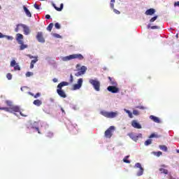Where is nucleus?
Masks as SVG:
<instances>
[{
  "label": "nucleus",
  "mask_w": 179,
  "mask_h": 179,
  "mask_svg": "<svg viewBox=\"0 0 179 179\" xmlns=\"http://www.w3.org/2000/svg\"><path fill=\"white\" fill-rule=\"evenodd\" d=\"M6 103L7 106H9V108H0V110H4L8 113H13V111L15 113H19L20 111V108L17 106H13L12 101H6Z\"/></svg>",
  "instance_id": "obj_1"
},
{
  "label": "nucleus",
  "mask_w": 179,
  "mask_h": 179,
  "mask_svg": "<svg viewBox=\"0 0 179 179\" xmlns=\"http://www.w3.org/2000/svg\"><path fill=\"white\" fill-rule=\"evenodd\" d=\"M69 85V83L63 81L57 85V93L60 97L66 99V93H65V91L63 90L62 87H64V86H68Z\"/></svg>",
  "instance_id": "obj_2"
},
{
  "label": "nucleus",
  "mask_w": 179,
  "mask_h": 179,
  "mask_svg": "<svg viewBox=\"0 0 179 179\" xmlns=\"http://www.w3.org/2000/svg\"><path fill=\"white\" fill-rule=\"evenodd\" d=\"M83 58V55L81 54H73L66 57H62L61 59L62 61L66 62V61H71V59H79L80 61H82Z\"/></svg>",
  "instance_id": "obj_3"
},
{
  "label": "nucleus",
  "mask_w": 179,
  "mask_h": 179,
  "mask_svg": "<svg viewBox=\"0 0 179 179\" xmlns=\"http://www.w3.org/2000/svg\"><path fill=\"white\" fill-rule=\"evenodd\" d=\"M100 114L106 118H115L118 117V111L108 112L106 110H101Z\"/></svg>",
  "instance_id": "obj_4"
},
{
  "label": "nucleus",
  "mask_w": 179,
  "mask_h": 179,
  "mask_svg": "<svg viewBox=\"0 0 179 179\" xmlns=\"http://www.w3.org/2000/svg\"><path fill=\"white\" fill-rule=\"evenodd\" d=\"M16 41H17L18 44H20V51H23L25 48H27V45H24L23 43V36L22 34H17L16 35Z\"/></svg>",
  "instance_id": "obj_5"
},
{
  "label": "nucleus",
  "mask_w": 179,
  "mask_h": 179,
  "mask_svg": "<svg viewBox=\"0 0 179 179\" xmlns=\"http://www.w3.org/2000/svg\"><path fill=\"white\" fill-rule=\"evenodd\" d=\"M89 82L90 85L93 86L94 89L96 92H100V81H99L97 79H95V80L90 79Z\"/></svg>",
  "instance_id": "obj_6"
},
{
  "label": "nucleus",
  "mask_w": 179,
  "mask_h": 179,
  "mask_svg": "<svg viewBox=\"0 0 179 179\" xmlns=\"http://www.w3.org/2000/svg\"><path fill=\"white\" fill-rule=\"evenodd\" d=\"M114 131H115V127L110 126L106 131L105 136L106 138H111L113 136V134H114Z\"/></svg>",
  "instance_id": "obj_7"
},
{
  "label": "nucleus",
  "mask_w": 179,
  "mask_h": 179,
  "mask_svg": "<svg viewBox=\"0 0 179 179\" xmlns=\"http://www.w3.org/2000/svg\"><path fill=\"white\" fill-rule=\"evenodd\" d=\"M129 138L132 139V141H134V142H136L139 138H142V134H134L131 133L128 134Z\"/></svg>",
  "instance_id": "obj_8"
},
{
  "label": "nucleus",
  "mask_w": 179,
  "mask_h": 179,
  "mask_svg": "<svg viewBox=\"0 0 179 179\" xmlns=\"http://www.w3.org/2000/svg\"><path fill=\"white\" fill-rule=\"evenodd\" d=\"M136 169H139V171L137 172L138 177H141L143 174V169L141 163H136L134 166Z\"/></svg>",
  "instance_id": "obj_9"
},
{
  "label": "nucleus",
  "mask_w": 179,
  "mask_h": 179,
  "mask_svg": "<svg viewBox=\"0 0 179 179\" xmlns=\"http://www.w3.org/2000/svg\"><path fill=\"white\" fill-rule=\"evenodd\" d=\"M82 85H83V79L80 78L78 80V83L73 85V90H79L82 87Z\"/></svg>",
  "instance_id": "obj_10"
},
{
  "label": "nucleus",
  "mask_w": 179,
  "mask_h": 179,
  "mask_svg": "<svg viewBox=\"0 0 179 179\" xmlns=\"http://www.w3.org/2000/svg\"><path fill=\"white\" fill-rule=\"evenodd\" d=\"M76 68L77 71H80L83 75H85V73H86V71H87V67L85 66H80V64H77Z\"/></svg>",
  "instance_id": "obj_11"
},
{
  "label": "nucleus",
  "mask_w": 179,
  "mask_h": 179,
  "mask_svg": "<svg viewBox=\"0 0 179 179\" xmlns=\"http://www.w3.org/2000/svg\"><path fill=\"white\" fill-rule=\"evenodd\" d=\"M36 38L39 43H45V39H44V36H43V32L41 31L38 32Z\"/></svg>",
  "instance_id": "obj_12"
},
{
  "label": "nucleus",
  "mask_w": 179,
  "mask_h": 179,
  "mask_svg": "<svg viewBox=\"0 0 179 179\" xmlns=\"http://www.w3.org/2000/svg\"><path fill=\"white\" fill-rule=\"evenodd\" d=\"M10 66L14 68V71H20V66L16 63L15 60H12L10 62Z\"/></svg>",
  "instance_id": "obj_13"
},
{
  "label": "nucleus",
  "mask_w": 179,
  "mask_h": 179,
  "mask_svg": "<svg viewBox=\"0 0 179 179\" xmlns=\"http://www.w3.org/2000/svg\"><path fill=\"white\" fill-rule=\"evenodd\" d=\"M108 90L110 92V93H118V92H120V89L115 86L108 87Z\"/></svg>",
  "instance_id": "obj_14"
},
{
  "label": "nucleus",
  "mask_w": 179,
  "mask_h": 179,
  "mask_svg": "<svg viewBox=\"0 0 179 179\" xmlns=\"http://www.w3.org/2000/svg\"><path fill=\"white\" fill-rule=\"evenodd\" d=\"M22 29L25 36H29V34H30V28L27 25L22 24Z\"/></svg>",
  "instance_id": "obj_15"
},
{
  "label": "nucleus",
  "mask_w": 179,
  "mask_h": 179,
  "mask_svg": "<svg viewBox=\"0 0 179 179\" xmlns=\"http://www.w3.org/2000/svg\"><path fill=\"white\" fill-rule=\"evenodd\" d=\"M131 125L134 128H136V129H142V125H141L136 120H133L131 122Z\"/></svg>",
  "instance_id": "obj_16"
},
{
  "label": "nucleus",
  "mask_w": 179,
  "mask_h": 179,
  "mask_svg": "<svg viewBox=\"0 0 179 179\" xmlns=\"http://www.w3.org/2000/svg\"><path fill=\"white\" fill-rule=\"evenodd\" d=\"M155 12H156V10H155V8H150L145 11V15L152 16V15H155Z\"/></svg>",
  "instance_id": "obj_17"
},
{
  "label": "nucleus",
  "mask_w": 179,
  "mask_h": 179,
  "mask_svg": "<svg viewBox=\"0 0 179 179\" xmlns=\"http://www.w3.org/2000/svg\"><path fill=\"white\" fill-rule=\"evenodd\" d=\"M150 119L154 121V122H157V124H160V119L156 116L150 115Z\"/></svg>",
  "instance_id": "obj_18"
},
{
  "label": "nucleus",
  "mask_w": 179,
  "mask_h": 179,
  "mask_svg": "<svg viewBox=\"0 0 179 179\" xmlns=\"http://www.w3.org/2000/svg\"><path fill=\"white\" fill-rule=\"evenodd\" d=\"M23 9L27 16H28V17H31V13H30V10H29V9L27 8L25 6H23Z\"/></svg>",
  "instance_id": "obj_19"
},
{
  "label": "nucleus",
  "mask_w": 179,
  "mask_h": 179,
  "mask_svg": "<svg viewBox=\"0 0 179 179\" xmlns=\"http://www.w3.org/2000/svg\"><path fill=\"white\" fill-rule=\"evenodd\" d=\"M52 6H54L55 9H56V10H57L58 12H61V10L64 9V3H61L60 8L55 6V4L54 3L52 4Z\"/></svg>",
  "instance_id": "obj_20"
},
{
  "label": "nucleus",
  "mask_w": 179,
  "mask_h": 179,
  "mask_svg": "<svg viewBox=\"0 0 179 179\" xmlns=\"http://www.w3.org/2000/svg\"><path fill=\"white\" fill-rule=\"evenodd\" d=\"M33 103L34 104V106H37L38 107H40V106H41V104H43V102L41 101H40L39 99H36V100L34 101Z\"/></svg>",
  "instance_id": "obj_21"
},
{
  "label": "nucleus",
  "mask_w": 179,
  "mask_h": 179,
  "mask_svg": "<svg viewBox=\"0 0 179 179\" xmlns=\"http://www.w3.org/2000/svg\"><path fill=\"white\" fill-rule=\"evenodd\" d=\"M152 155H154V156H157V157H160L162 155H163V152L159 151V152H152Z\"/></svg>",
  "instance_id": "obj_22"
},
{
  "label": "nucleus",
  "mask_w": 179,
  "mask_h": 179,
  "mask_svg": "<svg viewBox=\"0 0 179 179\" xmlns=\"http://www.w3.org/2000/svg\"><path fill=\"white\" fill-rule=\"evenodd\" d=\"M124 111H125V113H127V114H128L129 118H134V115H132V113H131L129 110L124 108Z\"/></svg>",
  "instance_id": "obj_23"
},
{
  "label": "nucleus",
  "mask_w": 179,
  "mask_h": 179,
  "mask_svg": "<svg viewBox=\"0 0 179 179\" xmlns=\"http://www.w3.org/2000/svg\"><path fill=\"white\" fill-rule=\"evenodd\" d=\"M52 27H54V24L50 23L46 29H47L48 31H51L52 30Z\"/></svg>",
  "instance_id": "obj_24"
},
{
  "label": "nucleus",
  "mask_w": 179,
  "mask_h": 179,
  "mask_svg": "<svg viewBox=\"0 0 179 179\" xmlns=\"http://www.w3.org/2000/svg\"><path fill=\"white\" fill-rule=\"evenodd\" d=\"M23 24H17L16 28L15 29V33H18L20 30V27H22Z\"/></svg>",
  "instance_id": "obj_25"
},
{
  "label": "nucleus",
  "mask_w": 179,
  "mask_h": 179,
  "mask_svg": "<svg viewBox=\"0 0 179 179\" xmlns=\"http://www.w3.org/2000/svg\"><path fill=\"white\" fill-rule=\"evenodd\" d=\"M108 79L110 80V85H112V86H115V87L117 86V83L115 81L113 80V78H111L110 77H108Z\"/></svg>",
  "instance_id": "obj_26"
},
{
  "label": "nucleus",
  "mask_w": 179,
  "mask_h": 179,
  "mask_svg": "<svg viewBox=\"0 0 179 179\" xmlns=\"http://www.w3.org/2000/svg\"><path fill=\"white\" fill-rule=\"evenodd\" d=\"M159 148L161 150H163L164 152H167V146H166V145H159Z\"/></svg>",
  "instance_id": "obj_27"
},
{
  "label": "nucleus",
  "mask_w": 179,
  "mask_h": 179,
  "mask_svg": "<svg viewBox=\"0 0 179 179\" xmlns=\"http://www.w3.org/2000/svg\"><path fill=\"white\" fill-rule=\"evenodd\" d=\"M145 146H149V145H152V139H148L144 143Z\"/></svg>",
  "instance_id": "obj_28"
},
{
  "label": "nucleus",
  "mask_w": 179,
  "mask_h": 179,
  "mask_svg": "<svg viewBox=\"0 0 179 179\" xmlns=\"http://www.w3.org/2000/svg\"><path fill=\"white\" fill-rule=\"evenodd\" d=\"M159 171L161 173H164V174H168L169 173V171L167 169H164L163 168H160Z\"/></svg>",
  "instance_id": "obj_29"
},
{
  "label": "nucleus",
  "mask_w": 179,
  "mask_h": 179,
  "mask_svg": "<svg viewBox=\"0 0 179 179\" xmlns=\"http://www.w3.org/2000/svg\"><path fill=\"white\" fill-rule=\"evenodd\" d=\"M27 57H29L30 59H32V58H34V59H37L38 58V56H33L31 55H27Z\"/></svg>",
  "instance_id": "obj_30"
},
{
  "label": "nucleus",
  "mask_w": 179,
  "mask_h": 179,
  "mask_svg": "<svg viewBox=\"0 0 179 179\" xmlns=\"http://www.w3.org/2000/svg\"><path fill=\"white\" fill-rule=\"evenodd\" d=\"M25 76H26L27 78H30V76H33V73L30 72V71H28V72L26 73Z\"/></svg>",
  "instance_id": "obj_31"
},
{
  "label": "nucleus",
  "mask_w": 179,
  "mask_h": 179,
  "mask_svg": "<svg viewBox=\"0 0 179 179\" xmlns=\"http://www.w3.org/2000/svg\"><path fill=\"white\" fill-rule=\"evenodd\" d=\"M157 20V15H156V16L152 17V18L150 20V23H153V22H155V21Z\"/></svg>",
  "instance_id": "obj_32"
},
{
  "label": "nucleus",
  "mask_w": 179,
  "mask_h": 179,
  "mask_svg": "<svg viewBox=\"0 0 179 179\" xmlns=\"http://www.w3.org/2000/svg\"><path fill=\"white\" fill-rule=\"evenodd\" d=\"M52 36L53 37H55L56 38H62L61 35H59L58 34H52Z\"/></svg>",
  "instance_id": "obj_33"
},
{
  "label": "nucleus",
  "mask_w": 179,
  "mask_h": 179,
  "mask_svg": "<svg viewBox=\"0 0 179 179\" xmlns=\"http://www.w3.org/2000/svg\"><path fill=\"white\" fill-rule=\"evenodd\" d=\"M4 38H7V40L12 41L13 40V36H8V35H4Z\"/></svg>",
  "instance_id": "obj_34"
},
{
  "label": "nucleus",
  "mask_w": 179,
  "mask_h": 179,
  "mask_svg": "<svg viewBox=\"0 0 179 179\" xmlns=\"http://www.w3.org/2000/svg\"><path fill=\"white\" fill-rule=\"evenodd\" d=\"M6 78H7V79H8V80H12V74H10L9 73H7Z\"/></svg>",
  "instance_id": "obj_35"
},
{
  "label": "nucleus",
  "mask_w": 179,
  "mask_h": 179,
  "mask_svg": "<svg viewBox=\"0 0 179 179\" xmlns=\"http://www.w3.org/2000/svg\"><path fill=\"white\" fill-rule=\"evenodd\" d=\"M55 27L56 28V29H61V24H59V23H55Z\"/></svg>",
  "instance_id": "obj_36"
},
{
  "label": "nucleus",
  "mask_w": 179,
  "mask_h": 179,
  "mask_svg": "<svg viewBox=\"0 0 179 179\" xmlns=\"http://www.w3.org/2000/svg\"><path fill=\"white\" fill-rule=\"evenodd\" d=\"M133 114H134V115H139V111L134 110H133Z\"/></svg>",
  "instance_id": "obj_37"
},
{
  "label": "nucleus",
  "mask_w": 179,
  "mask_h": 179,
  "mask_svg": "<svg viewBox=\"0 0 179 179\" xmlns=\"http://www.w3.org/2000/svg\"><path fill=\"white\" fill-rule=\"evenodd\" d=\"M83 75L80 71L75 73L76 76H82Z\"/></svg>",
  "instance_id": "obj_38"
},
{
  "label": "nucleus",
  "mask_w": 179,
  "mask_h": 179,
  "mask_svg": "<svg viewBox=\"0 0 179 179\" xmlns=\"http://www.w3.org/2000/svg\"><path fill=\"white\" fill-rule=\"evenodd\" d=\"M151 29H152V30L155 29H160V27L155 25V26H152V27H151Z\"/></svg>",
  "instance_id": "obj_39"
},
{
  "label": "nucleus",
  "mask_w": 179,
  "mask_h": 179,
  "mask_svg": "<svg viewBox=\"0 0 179 179\" xmlns=\"http://www.w3.org/2000/svg\"><path fill=\"white\" fill-rule=\"evenodd\" d=\"M34 6L35 9H37L38 10H40V6L37 5V3H35Z\"/></svg>",
  "instance_id": "obj_40"
},
{
  "label": "nucleus",
  "mask_w": 179,
  "mask_h": 179,
  "mask_svg": "<svg viewBox=\"0 0 179 179\" xmlns=\"http://www.w3.org/2000/svg\"><path fill=\"white\" fill-rule=\"evenodd\" d=\"M40 96H41V94H40V92H38L37 94H36V95H34V99H37V97H40Z\"/></svg>",
  "instance_id": "obj_41"
},
{
  "label": "nucleus",
  "mask_w": 179,
  "mask_h": 179,
  "mask_svg": "<svg viewBox=\"0 0 179 179\" xmlns=\"http://www.w3.org/2000/svg\"><path fill=\"white\" fill-rule=\"evenodd\" d=\"M73 82V76L72 74L70 75V83H72Z\"/></svg>",
  "instance_id": "obj_42"
},
{
  "label": "nucleus",
  "mask_w": 179,
  "mask_h": 179,
  "mask_svg": "<svg viewBox=\"0 0 179 179\" xmlns=\"http://www.w3.org/2000/svg\"><path fill=\"white\" fill-rule=\"evenodd\" d=\"M113 12H115V13H116V15H120V13H121L117 9H113Z\"/></svg>",
  "instance_id": "obj_43"
},
{
  "label": "nucleus",
  "mask_w": 179,
  "mask_h": 179,
  "mask_svg": "<svg viewBox=\"0 0 179 179\" xmlns=\"http://www.w3.org/2000/svg\"><path fill=\"white\" fill-rule=\"evenodd\" d=\"M123 162H124V163H127V164H129V163H131V161H129V160H128V159H126L125 158H124Z\"/></svg>",
  "instance_id": "obj_44"
},
{
  "label": "nucleus",
  "mask_w": 179,
  "mask_h": 179,
  "mask_svg": "<svg viewBox=\"0 0 179 179\" xmlns=\"http://www.w3.org/2000/svg\"><path fill=\"white\" fill-rule=\"evenodd\" d=\"M37 61H38L37 59L31 60V64H33L34 65V64H36V62H37Z\"/></svg>",
  "instance_id": "obj_45"
},
{
  "label": "nucleus",
  "mask_w": 179,
  "mask_h": 179,
  "mask_svg": "<svg viewBox=\"0 0 179 179\" xmlns=\"http://www.w3.org/2000/svg\"><path fill=\"white\" fill-rule=\"evenodd\" d=\"M155 137H156V134H152L150 136V138H155Z\"/></svg>",
  "instance_id": "obj_46"
},
{
  "label": "nucleus",
  "mask_w": 179,
  "mask_h": 179,
  "mask_svg": "<svg viewBox=\"0 0 179 179\" xmlns=\"http://www.w3.org/2000/svg\"><path fill=\"white\" fill-rule=\"evenodd\" d=\"M47 136H48L49 138H51V136H52V132H49Z\"/></svg>",
  "instance_id": "obj_47"
},
{
  "label": "nucleus",
  "mask_w": 179,
  "mask_h": 179,
  "mask_svg": "<svg viewBox=\"0 0 179 179\" xmlns=\"http://www.w3.org/2000/svg\"><path fill=\"white\" fill-rule=\"evenodd\" d=\"M5 38V35H3L2 33H0V38Z\"/></svg>",
  "instance_id": "obj_48"
},
{
  "label": "nucleus",
  "mask_w": 179,
  "mask_h": 179,
  "mask_svg": "<svg viewBox=\"0 0 179 179\" xmlns=\"http://www.w3.org/2000/svg\"><path fill=\"white\" fill-rule=\"evenodd\" d=\"M45 19H51V16L50 15H46Z\"/></svg>",
  "instance_id": "obj_49"
},
{
  "label": "nucleus",
  "mask_w": 179,
  "mask_h": 179,
  "mask_svg": "<svg viewBox=\"0 0 179 179\" xmlns=\"http://www.w3.org/2000/svg\"><path fill=\"white\" fill-rule=\"evenodd\" d=\"M53 82L54 83H57V82H58V78H53Z\"/></svg>",
  "instance_id": "obj_50"
},
{
  "label": "nucleus",
  "mask_w": 179,
  "mask_h": 179,
  "mask_svg": "<svg viewBox=\"0 0 179 179\" xmlns=\"http://www.w3.org/2000/svg\"><path fill=\"white\" fill-rule=\"evenodd\" d=\"M33 68H34V64H33V63H31L30 64V69H33Z\"/></svg>",
  "instance_id": "obj_51"
},
{
  "label": "nucleus",
  "mask_w": 179,
  "mask_h": 179,
  "mask_svg": "<svg viewBox=\"0 0 179 179\" xmlns=\"http://www.w3.org/2000/svg\"><path fill=\"white\" fill-rule=\"evenodd\" d=\"M174 6H179V1L176 2Z\"/></svg>",
  "instance_id": "obj_52"
},
{
  "label": "nucleus",
  "mask_w": 179,
  "mask_h": 179,
  "mask_svg": "<svg viewBox=\"0 0 179 179\" xmlns=\"http://www.w3.org/2000/svg\"><path fill=\"white\" fill-rule=\"evenodd\" d=\"M110 8H112V9H114V3H110Z\"/></svg>",
  "instance_id": "obj_53"
},
{
  "label": "nucleus",
  "mask_w": 179,
  "mask_h": 179,
  "mask_svg": "<svg viewBox=\"0 0 179 179\" xmlns=\"http://www.w3.org/2000/svg\"><path fill=\"white\" fill-rule=\"evenodd\" d=\"M20 115H22V117H27V115L22 113V112H20Z\"/></svg>",
  "instance_id": "obj_54"
},
{
  "label": "nucleus",
  "mask_w": 179,
  "mask_h": 179,
  "mask_svg": "<svg viewBox=\"0 0 179 179\" xmlns=\"http://www.w3.org/2000/svg\"><path fill=\"white\" fill-rule=\"evenodd\" d=\"M35 129H36V131H38V133L40 134V131L38 130V127H35Z\"/></svg>",
  "instance_id": "obj_55"
},
{
  "label": "nucleus",
  "mask_w": 179,
  "mask_h": 179,
  "mask_svg": "<svg viewBox=\"0 0 179 179\" xmlns=\"http://www.w3.org/2000/svg\"><path fill=\"white\" fill-rule=\"evenodd\" d=\"M147 28H148V29H150V28L152 29V27L150 26V24H149L147 26Z\"/></svg>",
  "instance_id": "obj_56"
},
{
  "label": "nucleus",
  "mask_w": 179,
  "mask_h": 179,
  "mask_svg": "<svg viewBox=\"0 0 179 179\" xmlns=\"http://www.w3.org/2000/svg\"><path fill=\"white\" fill-rule=\"evenodd\" d=\"M62 112L64 113V114H65V110H64V108H61Z\"/></svg>",
  "instance_id": "obj_57"
},
{
  "label": "nucleus",
  "mask_w": 179,
  "mask_h": 179,
  "mask_svg": "<svg viewBox=\"0 0 179 179\" xmlns=\"http://www.w3.org/2000/svg\"><path fill=\"white\" fill-rule=\"evenodd\" d=\"M115 2V0H111L110 3H114Z\"/></svg>",
  "instance_id": "obj_58"
},
{
  "label": "nucleus",
  "mask_w": 179,
  "mask_h": 179,
  "mask_svg": "<svg viewBox=\"0 0 179 179\" xmlns=\"http://www.w3.org/2000/svg\"><path fill=\"white\" fill-rule=\"evenodd\" d=\"M29 94H30L31 96H34V94L31 92H29Z\"/></svg>",
  "instance_id": "obj_59"
},
{
  "label": "nucleus",
  "mask_w": 179,
  "mask_h": 179,
  "mask_svg": "<svg viewBox=\"0 0 179 179\" xmlns=\"http://www.w3.org/2000/svg\"><path fill=\"white\" fill-rule=\"evenodd\" d=\"M129 157V155H127V156H126V157H125V158H124V159H128Z\"/></svg>",
  "instance_id": "obj_60"
},
{
  "label": "nucleus",
  "mask_w": 179,
  "mask_h": 179,
  "mask_svg": "<svg viewBox=\"0 0 179 179\" xmlns=\"http://www.w3.org/2000/svg\"><path fill=\"white\" fill-rule=\"evenodd\" d=\"M176 38H178V34H176Z\"/></svg>",
  "instance_id": "obj_61"
},
{
  "label": "nucleus",
  "mask_w": 179,
  "mask_h": 179,
  "mask_svg": "<svg viewBox=\"0 0 179 179\" xmlns=\"http://www.w3.org/2000/svg\"><path fill=\"white\" fill-rule=\"evenodd\" d=\"M34 124V125H37V122H36Z\"/></svg>",
  "instance_id": "obj_62"
},
{
  "label": "nucleus",
  "mask_w": 179,
  "mask_h": 179,
  "mask_svg": "<svg viewBox=\"0 0 179 179\" xmlns=\"http://www.w3.org/2000/svg\"><path fill=\"white\" fill-rule=\"evenodd\" d=\"M141 109H143V106L140 107Z\"/></svg>",
  "instance_id": "obj_63"
},
{
  "label": "nucleus",
  "mask_w": 179,
  "mask_h": 179,
  "mask_svg": "<svg viewBox=\"0 0 179 179\" xmlns=\"http://www.w3.org/2000/svg\"><path fill=\"white\" fill-rule=\"evenodd\" d=\"M176 152H177V153H179V150H177V151H176Z\"/></svg>",
  "instance_id": "obj_64"
}]
</instances>
